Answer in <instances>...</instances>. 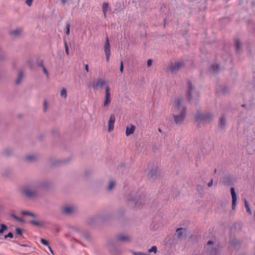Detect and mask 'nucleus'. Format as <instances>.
Wrapping results in <instances>:
<instances>
[{"instance_id":"44","label":"nucleus","mask_w":255,"mask_h":255,"mask_svg":"<svg viewBox=\"0 0 255 255\" xmlns=\"http://www.w3.org/2000/svg\"><path fill=\"white\" fill-rule=\"evenodd\" d=\"M239 244V242L237 239H233L231 242L232 245L235 246Z\"/></svg>"},{"instance_id":"23","label":"nucleus","mask_w":255,"mask_h":255,"mask_svg":"<svg viewBox=\"0 0 255 255\" xmlns=\"http://www.w3.org/2000/svg\"><path fill=\"white\" fill-rule=\"evenodd\" d=\"M23 76V74L22 71H19L18 77L15 81V83L16 84L18 85L21 83Z\"/></svg>"},{"instance_id":"52","label":"nucleus","mask_w":255,"mask_h":255,"mask_svg":"<svg viewBox=\"0 0 255 255\" xmlns=\"http://www.w3.org/2000/svg\"><path fill=\"white\" fill-rule=\"evenodd\" d=\"M213 179H211L210 181L208 183V186L209 187H211L213 185Z\"/></svg>"},{"instance_id":"47","label":"nucleus","mask_w":255,"mask_h":255,"mask_svg":"<svg viewBox=\"0 0 255 255\" xmlns=\"http://www.w3.org/2000/svg\"><path fill=\"white\" fill-rule=\"evenodd\" d=\"M120 71L121 73H123L124 71V65L122 60L121 61Z\"/></svg>"},{"instance_id":"41","label":"nucleus","mask_w":255,"mask_h":255,"mask_svg":"<svg viewBox=\"0 0 255 255\" xmlns=\"http://www.w3.org/2000/svg\"><path fill=\"white\" fill-rule=\"evenodd\" d=\"M4 238L6 239L7 238H12L13 237V234L12 232H9L7 235H4Z\"/></svg>"},{"instance_id":"6","label":"nucleus","mask_w":255,"mask_h":255,"mask_svg":"<svg viewBox=\"0 0 255 255\" xmlns=\"http://www.w3.org/2000/svg\"><path fill=\"white\" fill-rule=\"evenodd\" d=\"M213 118L214 115L211 112L202 113L200 111H198L195 115L196 122L210 123L213 120Z\"/></svg>"},{"instance_id":"25","label":"nucleus","mask_w":255,"mask_h":255,"mask_svg":"<svg viewBox=\"0 0 255 255\" xmlns=\"http://www.w3.org/2000/svg\"><path fill=\"white\" fill-rule=\"evenodd\" d=\"M21 214L23 215L29 216L33 218H35L36 217V215L35 214L27 211H22L21 212Z\"/></svg>"},{"instance_id":"10","label":"nucleus","mask_w":255,"mask_h":255,"mask_svg":"<svg viewBox=\"0 0 255 255\" xmlns=\"http://www.w3.org/2000/svg\"><path fill=\"white\" fill-rule=\"evenodd\" d=\"M230 192L232 199V210H235L236 208L237 201V195L235 192V189L233 187H232L230 188Z\"/></svg>"},{"instance_id":"58","label":"nucleus","mask_w":255,"mask_h":255,"mask_svg":"<svg viewBox=\"0 0 255 255\" xmlns=\"http://www.w3.org/2000/svg\"><path fill=\"white\" fill-rule=\"evenodd\" d=\"M16 220L17 221H18V222H24V220L22 219H21V218H20L19 217V219L18 220Z\"/></svg>"},{"instance_id":"64","label":"nucleus","mask_w":255,"mask_h":255,"mask_svg":"<svg viewBox=\"0 0 255 255\" xmlns=\"http://www.w3.org/2000/svg\"><path fill=\"white\" fill-rule=\"evenodd\" d=\"M242 106L245 108L246 106H247V104H244L242 105Z\"/></svg>"},{"instance_id":"39","label":"nucleus","mask_w":255,"mask_h":255,"mask_svg":"<svg viewBox=\"0 0 255 255\" xmlns=\"http://www.w3.org/2000/svg\"><path fill=\"white\" fill-rule=\"evenodd\" d=\"M64 46L65 49V52L67 55H69V48L68 45L66 41H64Z\"/></svg>"},{"instance_id":"63","label":"nucleus","mask_w":255,"mask_h":255,"mask_svg":"<svg viewBox=\"0 0 255 255\" xmlns=\"http://www.w3.org/2000/svg\"><path fill=\"white\" fill-rule=\"evenodd\" d=\"M142 255H149L148 254L142 253Z\"/></svg>"},{"instance_id":"1","label":"nucleus","mask_w":255,"mask_h":255,"mask_svg":"<svg viewBox=\"0 0 255 255\" xmlns=\"http://www.w3.org/2000/svg\"><path fill=\"white\" fill-rule=\"evenodd\" d=\"M49 187L50 183L47 181H33L23 186L22 192L29 199L35 198L39 195V190L40 189H48Z\"/></svg>"},{"instance_id":"59","label":"nucleus","mask_w":255,"mask_h":255,"mask_svg":"<svg viewBox=\"0 0 255 255\" xmlns=\"http://www.w3.org/2000/svg\"><path fill=\"white\" fill-rule=\"evenodd\" d=\"M16 220L17 221H18V222H24V220L22 219H21V218H20L19 217V219L18 220Z\"/></svg>"},{"instance_id":"46","label":"nucleus","mask_w":255,"mask_h":255,"mask_svg":"<svg viewBox=\"0 0 255 255\" xmlns=\"http://www.w3.org/2000/svg\"><path fill=\"white\" fill-rule=\"evenodd\" d=\"M153 60L151 59H148L147 61V65L148 67H149L151 66L152 64Z\"/></svg>"},{"instance_id":"48","label":"nucleus","mask_w":255,"mask_h":255,"mask_svg":"<svg viewBox=\"0 0 255 255\" xmlns=\"http://www.w3.org/2000/svg\"><path fill=\"white\" fill-rule=\"evenodd\" d=\"M42 68L43 72L46 74L47 77H49V74L45 67L44 66Z\"/></svg>"},{"instance_id":"17","label":"nucleus","mask_w":255,"mask_h":255,"mask_svg":"<svg viewBox=\"0 0 255 255\" xmlns=\"http://www.w3.org/2000/svg\"><path fill=\"white\" fill-rule=\"evenodd\" d=\"M100 216H99L92 217L88 219V224L90 225L93 226L98 222Z\"/></svg>"},{"instance_id":"22","label":"nucleus","mask_w":255,"mask_h":255,"mask_svg":"<svg viewBox=\"0 0 255 255\" xmlns=\"http://www.w3.org/2000/svg\"><path fill=\"white\" fill-rule=\"evenodd\" d=\"M13 153V150L11 148H6L2 151V154L5 156H9Z\"/></svg>"},{"instance_id":"3","label":"nucleus","mask_w":255,"mask_h":255,"mask_svg":"<svg viewBox=\"0 0 255 255\" xmlns=\"http://www.w3.org/2000/svg\"><path fill=\"white\" fill-rule=\"evenodd\" d=\"M173 109V112L179 113V114L173 115L174 122L177 125L181 124L183 122L186 114V108L181 104V98H177Z\"/></svg>"},{"instance_id":"16","label":"nucleus","mask_w":255,"mask_h":255,"mask_svg":"<svg viewBox=\"0 0 255 255\" xmlns=\"http://www.w3.org/2000/svg\"><path fill=\"white\" fill-rule=\"evenodd\" d=\"M135 129V127L133 125H130V126H127L126 127V135L127 136H129L132 133H133L134 130Z\"/></svg>"},{"instance_id":"33","label":"nucleus","mask_w":255,"mask_h":255,"mask_svg":"<svg viewBox=\"0 0 255 255\" xmlns=\"http://www.w3.org/2000/svg\"><path fill=\"white\" fill-rule=\"evenodd\" d=\"M60 95L61 97L63 98H66L67 97V91L66 89L63 88L60 92Z\"/></svg>"},{"instance_id":"19","label":"nucleus","mask_w":255,"mask_h":255,"mask_svg":"<svg viewBox=\"0 0 255 255\" xmlns=\"http://www.w3.org/2000/svg\"><path fill=\"white\" fill-rule=\"evenodd\" d=\"M222 182L224 185L228 186L233 184L232 179L230 177H224Z\"/></svg>"},{"instance_id":"18","label":"nucleus","mask_w":255,"mask_h":255,"mask_svg":"<svg viewBox=\"0 0 255 255\" xmlns=\"http://www.w3.org/2000/svg\"><path fill=\"white\" fill-rule=\"evenodd\" d=\"M23 29L22 28H18L9 32L11 35L15 37L18 36L22 32Z\"/></svg>"},{"instance_id":"40","label":"nucleus","mask_w":255,"mask_h":255,"mask_svg":"<svg viewBox=\"0 0 255 255\" xmlns=\"http://www.w3.org/2000/svg\"><path fill=\"white\" fill-rule=\"evenodd\" d=\"M15 232L18 235H22V230L19 228H16L15 229Z\"/></svg>"},{"instance_id":"11","label":"nucleus","mask_w":255,"mask_h":255,"mask_svg":"<svg viewBox=\"0 0 255 255\" xmlns=\"http://www.w3.org/2000/svg\"><path fill=\"white\" fill-rule=\"evenodd\" d=\"M111 102V93L110 88L108 86L106 87L105 98L104 103V106H107Z\"/></svg>"},{"instance_id":"54","label":"nucleus","mask_w":255,"mask_h":255,"mask_svg":"<svg viewBox=\"0 0 255 255\" xmlns=\"http://www.w3.org/2000/svg\"><path fill=\"white\" fill-rule=\"evenodd\" d=\"M213 244V241H212V240H209L208 242H207V245H211Z\"/></svg>"},{"instance_id":"62","label":"nucleus","mask_w":255,"mask_h":255,"mask_svg":"<svg viewBox=\"0 0 255 255\" xmlns=\"http://www.w3.org/2000/svg\"><path fill=\"white\" fill-rule=\"evenodd\" d=\"M151 208L152 209V208H154L155 207H154V205L153 204H152L150 206Z\"/></svg>"},{"instance_id":"51","label":"nucleus","mask_w":255,"mask_h":255,"mask_svg":"<svg viewBox=\"0 0 255 255\" xmlns=\"http://www.w3.org/2000/svg\"><path fill=\"white\" fill-rule=\"evenodd\" d=\"M255 103V100H252L249 101V104L250 106H252L253 105H254Z\"/></svg>"},{"instance_id":"2","label":"nucleus","mask_w":255,"mask_h":255,"mask_svg":"<svg viewBox=\"0 0 255 255\" xmlns=\"http://www.w3.org/2000/svg\"><path fill=\"white\" fill-rule=\"evenodd\" d=\"M130 238L128 236L119 235L115 237V239L110 240L107 244L109 250L114 255H119L120 253V242L129 241Z\"/></svg>"},{"instance_id":"35","label":"nucleus","mask_w":255,"mask_h":255,"mask_svg":"<svg viewBox=\"0 0 255 255\" xmlns=\"http://www.w3.org/2000/svg\"><path fill=\"white\" fill-rule=\"evenodd\" d=\"M5 58V53L0 48V62L3 60Z\"/></svg>"},{"instance_id":"13","label":"nucleus","mask_w":255,"mask_h":255,"mask_svg":"<svg viewBox=\"0 0 255 255\" xmlns=\"http://www.w3.org/2000/svg\"><path fill=\"white\" fill-rule=\"evenodd\" d=\"M216 91L218 94H225L228 92V88L226 85H217Z\"/></svg>"},{"instance_id":"42","label":"nucleus","mask_w":255,"mask_h":255,"mask_svg":"<svg viewBox=\"0 0 255 255\" xmlns=\"http://www.w3.org/2000/svg\"><path fill=\"white\" fill-rule=\"evenodd\" d=\"M37 64L38 66L40 67L41 68H43V67H44V65L43 64V62L42 60H38L37 62Z\"/></svg>"},{"instance_id":"50","label":"nucleus","mask_w":255,"mask_h":255,"mask_svg":"<svg viewBox=\"0 0 255 255\" xmlns=\"http://www.w3.org/2000/svg\"><path fill=\"white\" fill-rule=\"evenodd\" d=\"M132 253L133 255H142V252H132Z\"/></svg>"},{"instance_id":"60","label":"nucleus","mask_w":255,"mask_h":255,"mask_svg":"<svg viewBox=\"0 0 255 255\" xmlns=\"http://www.w3.org/2000/svg\"><path fill=\"white\" fill-rule=\"evenodd\" d=\"M61 0L63 4H65L67 1V0Z\"/></svg>"},{"instance_id":"24","label":"nucleus","mask_w":255,"mask_h":255,"mask_svg":"<svg viewBox=\"0 0 255 255\" xmlns=\"http://www.w3.org/2000/svg\"><path fill=\"white\" fill-rule=\"evenodd\" d=\"M235 46L237 52H239L241 49V44L240 40L237 39L235 41Z\"/></svg>"},{"instance_id":"49","label":"nucleus","mask_w":255,"mask_h":255,"mask_svg":"<svg viewBox=\"0 0 255 255\" xmlns=\"http://www.w3.org/2000/svg\"><path fill=\"white\" fill-rule=\"evenodd\" d=\"M10 216L14 219H15L16 220L19 219V217L17 216H16L15 214L11 213L10 214Z\"/></svg>"},{"instance_id":"55","label":"nucleus","mask_w":255,"mask_h":255,"mask_svg":"<svg viewBox=\"0 0 255 255\" xmlns=\"http://www.w3.org/2000/svg\"><path fill=\"white\" fill-rule=\"evenodd\" d=\"M254 83H253V87L255 88V72L254 73Z\"/></svg>"},{"instance_id":"56","label":"nucleus","mask_w":255,"mask_h":255,"mask_svg":"<svg viewBox=\"0 0 255 255\" xmlns=\"http://www.w3.org/2000/svg\"><path fill=\"white\" fill-rule=\"evenodd\" d=\"M90 174V172L89 171H86L85 172V174L86 176H88Z\"/></svg>"},{"instance_id":"43","label":"nucleus","mask_w":255,"mask_h":255,"mask_svg":"<svg viewBox=\"0 0 255 255\" xmlns=\"http://www.w3.org/2000/svg\"><path fill=\"white\" fill-rule=\"evenodd\" d=\"M33 0H25V3L28 6H31L32 4Z\"/></svg>"},{"instance_id":"34","label":"nucleus","mask_w":255,"mask_h":255,"mask_svg":"<svg viewBox=\"0 0 255 255\" xmlns=\"http://www.w3.org/2000/svg\"><path fill=\"white\" fill-rule=\"evenodd\" d=\"M115 185V182L113 180H111L108 186V190H111Z\"/></svg>"},{"instance_id":"7","label":"nucleus","mask_w":255,"mask_h":255,"mask_svg":"<svg viewBox=\"0 0 255 255\" xmlns=\"http://www.w3.org/2000/svg\"><path fill=\"white\" fill-rule=\"evenodd\" d=\"M106 82L105 79L99 78L97 80H94L90 86L94 90H98L99 88L103 87L106 85Z\"/></svg>"},{"instance_id":"4","label":"nucleus","mask_w":255,"mask_h":255,"mask_svg":"<svg viewBox=\"0 0 255 255\" xmlns=\"http://www.w3.org/2000/svg\"><path fill=\"white\" fill-rule=\"evenodd\" d=\"M145 198L144 194L139 195V192L137 193L133 191L128 195L127 199L133 205L137 207H140L145 204Z\"/></svg>"},{"instance_id":"32","label":"nucleus","mask_w":255,"mask_h":255,"mask_svg":"<svg viewBox=\"0 0 255 255\" xmlns=\"http://www.w3.org/2000/svg\"><path fill=\"white\" fill-rule=\"evenodd\" d=\"M7 226L4 224H1L0 226V234H2L5 230H7Z\"/></svg>"},{"instance_id":"5","label":"nucleus","mask_w":255,"mask_h":255,"mask_svg":"<svg viewBox=\"0 0 255 255\" xmlns=\"http://www.w3.org/2000/svg\"><path fill=\"white\" fill-rule=\"evenodd\" d=\"M186 96L188 102L197 101L200 96L198 91L195 90L194 86L190 81L187 82V89L186 90Z\"/></svg>"},{"instance_id":"61","label":"nucleus","mask_w":255,"mask_h":255,"mask_svg":"<svg viewBox=\"0 0 255 255\" xmlns=\"http://www.w3.org/2000/svg\"><path fill=\"white\" fill-rule=\"evenodd\" d=\"M158 130L159 132H162V130H161V129L160 128H158Z\"/></svg>"},{"instance_id":"27","label":"nucleus","mask_w":255,"mask_h":255,"mask_svg":"<svg viewBox=\"0 0 255 255\" xmlns=\"http://www.w3.org/2000/svg\"><path fill=\"white\" fill-rule=\"evenodd\" d=\"M80 234L81 236L87 241L90 240V237L89 234L87 232H80Z\"/></svg>"},{"instance_id":"30","label":"nucleus","mask_w":255,"mask_h":255,"mask_svg":"<svg viewBox=\"0 0 255 255\" xmlns=\"http://www.w3.org/2000/svg\"><path fill=\"white\" fill-rule=\"evenodd\" d=\"M36 158L35 156L34 155L29 154L25 156V159L26 160L29 161H33Z\"/></svg>"},{"instance_id":"28","label":"nucleus","mask_w":255,"mask_h":255,"mask_svg":"<svg viewBox=\"0 0 255 255\" xmlns=\"http://www.w3.org/2000/svg\"><path fill=\"white\" fill-rule=\"evenodd\" d=\"M73 211V208L71 207H66L63 209V213L66 214H70Z\"/></svg>"},{"instance_id":"45","label":"nucleus","mask_w":255,"mask_h":255,"mask_svg":"<svg viewBox=\"0 0 255 255\" xmlns=\"http://www.w3.org/2000/svg\"><path fill=\"white\" fill-rule=\"evenodd\" d=\"M47 103L46 100H44L43 102V111L44 112H46L47 111Z\"/></svg>"},{"instance_id":"21","label":"nucleus","mask_w":255,"mask_h":255,"mask_svg":"<svg viewBox=\"0 0 255 255\" xmlns=\"http://www.w3.org/2000/svg\"><path fill=\"white\" fill-rule=\"evenodd\" d=\"M109 4L108 2H104L103 3L102 10H103V14H104V17L106 16V13H107V12L108 11V9L109 8Z\"/></svg>"},{"instance_id":"20","label":"nucleus","mask_w":255,"mask_h":255,"mask_svg":"<svg viewBox=\"0 0 255 255\" xmlns=\"http://www.w3.org/2000/svg\"><path fill=\"white\" fill-rule=\"evenodd\" d=\"M149 177L152 179H155L157 176V169L156 168L151 169L148 174Z\"/></svg>"},{"instance_id":"8","label":"nucleus","mask_w":255,"mask_h":255,"mask_svg":"<svg viewBox=\"0 0 255 255\" xmlns=\"http://www.w3.org/2000/svg\"><path fill=\"white\" fill-rule=\"evenodd\" d=\"M104 52L105 53L107 62H109L111 55V46L108 36L106 37V42L104 45Z\"/></svg>"},{"instance_id":"36","label":"nucleus","mask_w":255,"mask_h":255,"mask_svg":"<svg viewBox=\"0 0 255 255\" xmlns=\"http://www.w3.org/2000/svg\"><path fill=\"white\" fill-rule=\"evenodd\" d=\"M148 253H154L156 254L157 252V247L155 246L151 247V248L148 250Z\"/></svg>"},{"instance_id":"15","label":"nucleus","mask_w":255,"mask_h":255,"mask_svg":"<svg viewBox=\"0 0 255 255\" xmlns=\"http://www.w3.org/2000/svg\"><path fill=\"white\" fill-rule=\"evenodd\" d=\"M220 70V65L217 63H213L210 67L209 71L213 74H217Z\"/></svg>"},{"instance_id":"12","label":"nucleus","mask_w":255,"mask_h":255,"mask_svg":"<svg viewBox=\"0 0 255 255\" xmlns=\"http://www.w3.org/2000/svg\"><path fill=\"white\" fill-rule=\"evenodd\" d=\"M115 122V116L114 114H111L108 122V130L111 131L114 129V123Z\"/></svg>"},{"instance_id":"53","label":"nucleus","mask_w":255,"mask_h":255,"mask_svg":"<svg viewBox=\"0 0 255 255\" xmlns=\"http://www.w3.org/2000/svg\"><path fill=\"white\" fill-rule=\"evenodd\" d=\"M85 70L87 71V72H89V66L88 64H85Z\"/></svg>"},{"instance_id":"37","label":"nucleus","mask_w":255,"mask_h":255,"mask_svg":"<svg viewBox=\"0 0 255 255\" xmlns=\"http://www.w3.org/2000/svg\"><path fill=\"white\" fill-rule=\"evenodd\" d=\"M40 243L45 245V246H46L47 247H48L49 246V243H48V241H47L46 239H43V238H41V240H40Z\"/></svg>"},{"instance_id":"31","label":"nucleus","mask_w":255,"mask_h":255,"mask_svg":"<svg viewBox=\"0 0 255 255\" xmlns=\"http://www.w3.org/2000/svg\"><path fill=\"white\" fill-rule=\"evenodd\" d=\"M30 223L34 225V226H37V227H40V226H42V223L39 221H35V220H31L30 221Z\"/></svg>"},{"instance_id":"29","label":"nucleus","mask_w":255,"mask_h":255,"mask_svg":"<svg viewBox=\"0 0 255 255\" xmlns=\"http://www.w3.org/2000/svg\"><path fill=\"white\" fill-rule=\"evenodd\" d=\"M245 207H246V210H247V212L249 214H252V211H251V209H250V206H249V204L248 202V201L246 200H245Z\"/></svg>"},{"instance_id":"38","label":"nucleus","mask_w":255,"mask_h":255,"mask_svg":"<svg viewBox=\"0 0 255 255\" xmlns=\"http://www.w3.org/2000/svg\"><path fill=\"white\" fill-rule=\"evenodd\" d=\"M70 24L69 23H67L66 26V34L67 35H69L70 34Z\"/></svg>"},{"instance_id":"14","label":"nucleus","mask_w":255,"mask_h":255,"mask_svg":"<svg viewBox=\"0 0 255 255\" xmlns=\"http://www.w3.org/2000/svg\"><path fill=\"white\" fill-rule=\"evenodd\" d=\"M226 124V119L224 115H222L219 120L218 128L220 129H223L225 128Z\"/></svg>"},{"instance_id":"26","label":"nucleus","mask_w":255,"mask_h":255,"mask_svg":"<svg viewBox=\"0 0 255 255\" xmlns=\"http://www.w3.org/2000/svg\"><path fill=\"white\" fill-rule=\"evenodd\" d=\"M184 229H183L182 228H178L176 229V232L177 233V238H180L182 236L183 234V230Z\"/></svg>"},{"instance_id":"9","label":"nucleus","mask_w":255,"mask_h":255,"mask_svg":"<svg viewBox=\"0 0 255 255\" xmlns=\"http://www.w3.org/2000/svg\"><path fill=\"white\" fill-rule=\"evenodd\" d=\"M182 66V62L179 61L175 62L174 63H171L170 64L168 69L171 73H174L178 71Z\"/></svg>"},{"instance_id":"57","label":"nucleus","mask_w":255,"mask_h":255,"mask_svg":"<svg viewBox=\"0 0 255 255\" xmlns=\"http://www.w3.org/2000/svg\"><path fill=\"white\" fill-rule=\"evenodd\" d=\"M48 247V248H49V251H50V252H51L52 254H54V253H53V250H52V248H51V247H50V246H49Z\"/></svg>"}]
</instances>
